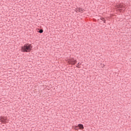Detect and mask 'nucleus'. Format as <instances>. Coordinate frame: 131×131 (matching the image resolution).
<instances>
[{
  "label": "nucleus",
  "instance_id": "1",
  "mask_svg": "<svg viewBox=\"0 0 131 131\" xmlns=\"http://www.w3.org/2000/svg\"><path fill=\"white\" fill-rule=\"evenodd\" d=\"M33 47L31 44L26 43L24 46L21 47V52L29 53L31 51Z\"/></svg>",
  "mask_w": 131,
  "mask_h": 131
},
{
  "label": "nucleus",
  "instance_id": "2",
  "mask_svg": "<svg viewBox=\"0 0 131 131\" xmlns=\"http://www.w3.org/2000/svg\"><path fill=\"white\" fill-rule=\"evenodd\" d=\"M68 64H70L71 65H74L76 63V60L71 59H69L68 60Z\"/></svg>",
  "mask_w": 131,
  "mask_h": 131
},
{
  "label": "nucleus",
  "instance_id": "3",
  "mask_svg": "<svg viewBox=\"0 0 131 131\" xmlns=\"http://www.w3.org/2000/svg\"><path fill=\"white\" fill-rule=\"evenodd\" d=\"M0 122H2V123H5V122H7V118L6 117H1Z\"/></svg>",
  "mask_w": 131,
  "mask_h": 131
},
{
  "label": "nucleus",
  "instance_id": "4",
  "mask_svg": "<svg viewBox=\"0 0 131 131\" xmlns=\"http://www.w3.org/2000/svg\"><path fill=\"white\" fill-rule=\"evenodd\" d=\"M115 8L116 9H118L119 11H121V10H123V8H124V6L122 5H118L116 6Z\"/></svg>",
  "mask_w": 131,
  "mask_h": 131
},
{
  "label": "nucleus",
  "instance_id": "5",
  "mask_svg": "<svg viewBox=\"0 0 131 131\" xmlns=\"http://www.w3.org/2000/svg\"><path fill=\"white\" fill-rule=\"evenodd\" d=\"M75 11L76 13H83L84 10L81 8H77Z\"/></svg>",
  "mask_w": 131,
  "mask_h": 131
},
{
  "label": "nucleus",
  "instance_id": "6",
  "mask_svg": "<svg viewBox=\"0 0 131 131\" xmlns=\"http://www.w3.org/2000/svg\"><path fill=\"white\" fill-rule=\"evenodd\" d=\"M78 126L80 129H83V128H84V127H83V125L81 124H79L78 125Z\"/></svg>",
  "mask_w": 131,
  "mask_h": 131
},
{
  "label": "nucleus",
  "instance_id": "7",
  "mask_svg": "<svg viewBox=\"0 0 131 131\" xmlns=\"http://www.w3.org/2000/svg\"><path fill=\"white\" fill-rule=\"evenodd\" d=\"M39 33H42L43 32V30H40L39 31Z\"/></svg>",
  "mask_w": 131,
  "mask_h": 131
},
{
  "label": "nucleus",
  "instance_id": "8",
  "mask_svg": "<svg viewBox=\"0 0 131 131\" xmlns=\"http://www.w3.org/2000/svg\"><path fill=\"white\" fill-rule=\"evenodd\" d=\"M104 18H103V17H101L100 18V20H102V21H104Z\"/></svg>",
  "mask_w": 131,
  "mask_h": 131
},
{
  "label": "nucleus",
  "instance_id": "9",
  "mask_svg": "<svg viewBox=\"0 0 131 131\" xmlns=\"http://www.w3.org/2000/svg\"><path fill=\"white\" fill-rule=\"evenodd\" d=\"M104 23H105V20H104Z\"/></svg>",
  "mask_w": 131,
  "mask_h": 131
}]
</instances>
